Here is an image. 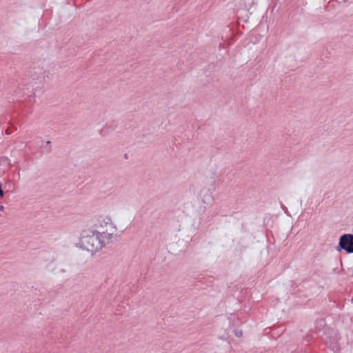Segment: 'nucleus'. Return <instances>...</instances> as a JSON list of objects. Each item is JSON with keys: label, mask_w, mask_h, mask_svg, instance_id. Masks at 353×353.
Wrapping results in <instances>:
<instances>
[{"label": "nucleus", "mask_w": 353, "mask_h": 353, "mask_svg": "<svg viewBox=\"0 0 353 353\" xmlns=\"http://www.w3.org/2000/svg\"><path fill=\"white\" fill-rule=\"evenodd\" d=\"M111 234H105L103 232L85 230L82 231L79 242L76 247L95 254L107 245L112 243Z\"/></svg>", "instance_id": "f257e3e1"}, {"label": "nucleus", "mask_w": 353, "mask_h": 353, "mask_svg": "<svg viewBox=\"0 0 353 353\" xmlns=\"http://www.w3.org/2000/svg\"><path fill=\"white\" fill-rule=\"evenodd\" d=\"M282 208H283V210L285 211V213H287V212H288V209H287V208H286L285 206L283 205V206H282Z\"/></svg>", "instance_id": "6e6552de"}, {"label": "nucleus", "mask_w": 353, "mask_h": 353, "mask_svg": "<svg viewBox=\"0 0 353 353\" xmlns=\"http://www.w3.org/2000/svg\"><path fill=\"white\" fill-rule=\"evenodd\" d=\"M316 323H317V325H319L320 326L325 325V321L323 319H320V320L317 321Z\"/></svg>", "instance_id": "0eeeda50"}, {"label": "nucleus", "mask_w": 353, "mask_h": 353, "mask_svg": "<svg viewBox=\"0 0 353 353\" xmlns=\"http://www.w3.org/2000/svg\"><path fill=\"white\" fill-rule=\"evenodd\" d=\"M4 207L3 205H0V211H2L3 210Z\"/></svg>", "instance_id": "9d476101"}, {"label": "nucleus", "mask_w": 353, "mask_h": 353, "mask_svg": "<svg viewBox=\"0 0 353 353\" xmlns=\"http://www.w3.org/2000/svg\"><path fill=\"white\" fill-rule=\"evenodd\" d=\"M6 134H10V132L9 131V130H6Z\"/></svg>", "instance_id": "1a4fd4ad"}, {"label": "nucleus", "mask_w": 353, "mask_h": 353, "mask_svg": "<svg viewBox=\"0 0 353 353\" xmlns=\"http://www.w3.org/2000/svg\"><path fill=\"white\" fill-rule=\"evenodd\" d=\"M46 145H50V141H46Z\"/></svg>", "instance_id": "9b49d317"}, {"label": "nucleus", "mask_w": 353, "mask_h": 353, "mask_svg": "<svg viewBox=\"0 0 353 353\" xmlns=\"http://www.w3.org/2000/svg\"><path fill=\"white\" fill-rule=\"evenodd\" d=\"M344 250L347 253H353V234H345L341 236L338 250Z\"/></svg>", "instance_id": "20e7f679"}, {"label": "nucleus", "mask_w": 353, "mask_h": 353, "mask_svg": "<svg viewBox=\"0 0 353 353\" xmlns=\"http://www.w3.org/2000/svg\"><path fill=\"white\" fill-rule=\"evenodd\" d=\"M50 151H51V149H50V148H49V149L48 150V152H50Z\"/></svg>", "instance_id": "f8f14e48"}, {"label": "nucleus", "mask_w": 353, "mask_h": 353, "mask_svg": "<svg viewBox=\"0 0 353 353\" xmlns=\"http://www.w3.org/2000/svg\"><path fill=\"white\" fill-rule=\"evenodd\" d=\"M234 332L235 336L237 337H241L243 334L242 331L240 330H235Z\"/></svg>", "instance_id": "423d86ee"}, {"label": "nucleus", "mask_w": 353, "mask_h": 353, "mask_svg": "<svg viewBox=\"0 0 353 353\" xmlns=\"http://www.w3.org/2000/svg\"><path fill=\"white\" fill-rule=\"evenodd\" d=\"M0 166H3L5 168H8L10 166V160L7 157H0Z\"/></svg>", "instance_id": "39448f33"}, {"label": "nucleus", "mask_w": 353, "mask_h": 353, "mask_svg": "<svg viewBox=\"0 0 353 353\" xmlns=\"http://www.w3.org/2000/svg\"><path fill=\"white\" fill-rule=\"evenodd\" d=\"M95 225L98 229L97 231L103 232L105 234H111V240L114 241L117 236L115 234L117 227L112 222L110 216H99Z\"/></svg>", "instance_id": "f03ea898"}, {"label": "nucleus", "mask_w": 353, "mask_h": 353, "mask_svg": "<svg viewBox=\"0 0 353 353\" xmlns=\"http://www.w3.org/2000/svg\"><path fill=\"white\" fill-rule=\"evenodd\" d=\"M325 342L329 346V347L333 350H338L339 348V341L340 337L337 332L331 328H326L325 334L323 336Z\"/></svg>", "instance_id": "7ed1b4c3"}]
</instances>
